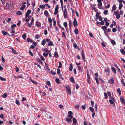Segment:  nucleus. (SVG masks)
Masks as SVG:
<instances>
[{
	"label": "nucleus",
	"mask_w": 125,
	"mask_h": 125,
	"mask_svg": "<svg viewBox=\"0 0 125 125\" xmlns=\"http://www.w3.org/2000/svg\"><path fill=\"white\" fill-rule=\"evenodd\" d=\"M27 42H32L33 41V40H32L30 38H28L27 39Z\"/></svg>",
	"instance_id": "21"
},
{
	"label": "nucleus",
	"mask_w": 125,
	"mask_h": 125,
	"mask_svg": "<svg viewBox=\"0 0 125 125\" xmlns=\"http://www.w3.org/2000/svg\"><path fill=\"white\" fill-rule=\"evenodd\" d=\"M73 68V64L71 63L70 65L69 70L70 71H72Z\"/></svg>",
	"instance_id": "13"
},
{
	"label": "nucleus",
	"mask_w": 125,
	"mask_h": 125,
	"mask_svg": "<svg viewBox=\"0 0 125 125\" xmlns=\"http://www.w3.org/2000/svg\"><path fill=\"white\" fill-rule=\"evenodd\" d=\"M98 8L99 9H102V8L101 7H101L102 6V3H99L98 4Z\"/></svg>",
	"instance_id": "40"
},
{
	"label": "nucleus",
	"mask_w": 125,
	"mask_h": 125,
	"mask_svg": "<svg viewBox=\"0 0 125 125\" xmlns=\"http://www.w3.org/2000/svg\"><path fill=\"white\" fill-rule=\"evenodd\" d=\"M117 92L118 93H119V95H120L121 94V90L119 88H118L117 90Z\"/></svg>",
	"instance_id": "32"
},
{
	"label": "nucleus",
	"mask_w": 125,
	"mask_h": 125,
	"mask_svg": "<svg viewBox=\"0 0 125 125\" xmlns=\"http://www.w3.org/2000/svg\"><path fill=\"white\" fill-rule=\"evenodd\" d=\"M11 19L10 18H9L6 21V22H10V21L11 20Z\"/></svg>",
	"instance_id": "62"
},
{
	"label": "nucleus",
	"mask_w": 125,
	"mask_h": 125,
	"mask_svg": "<svg viewBox=\"0 0 125 125\" xmlns=\"http://www.w3.org/2000/svg\"><path fill=\"white\" fill-rule=\"evenodd\" d=\"M1 32L2 34L4 35H6L8 34V33L7 32L4 31H2Z\"/></svg>",
	"instance_id": "23"
},
{
	"label": "nucleus",
	"mask_w": 125,
	"mask_h": 125,
	"mask_svg": "<svg viewBox=\"0 0 125 125\" xmlns=\"http://www.w3.org/2000/svg\"><path fill=\"white\" fill-rule=\"evenodd\" d=\"M73 125L74 124V125H75V124L77 122V121L76 119L75 118H74L73 119Z\"/></svg>",
	"instance_id": "11"
},
{
	"label": "nucleus",
	"mask_w": 125,
	"mask_h": 125,
	"mask_svg": "<svg viewBox=\"0 0 125 125\" xmlns=\"http://www.w3.org/2000/svg\"><path fill=\"white\" fill-rule=\"evenodd\" d=\"M43 55L45 57H47L48 55V54L44 52L43 53Z\"/></svg>",
	"instance_id": "58"
},
{
	"label": "nucleus",
	"mask_w": 125,
	"mask_h": 125,
	"mask_svg": "<svg viewBox=\"0 0 125 125\" xmlns=\"http://www.w3.org/2000/svg\"><path fill=\"white\" fill-rule=\"evenodd\" d=\"M93 9L96 12H97L98 11V9H97L95 7H94L93 8Z\"/></svg>",
	"instance_id": "63"
},
{
	"label": "nucleus",
	"mask_w": 125,
	"mask_h": 125,
	"mask_svg": "<svg viewBox=\"0 0 125 125\" xmlns=\"http://www.w3.org/2000/svg\"><path fill=\"white\" fill-rule=\"evenodd\" d=\"M108 82L110 83L111 84H113L114 83V80L113 79H111L109 80Z\"/></svg>",
	"instance_id": "8"
},
{
	"label": "nucleus",
	"mask_w": 125,
	"mask_h": 125,
	"mask_svg": "<svg viewBox=\"0 0 125 125\" xmlns=\"http://www.w3.org/2000/svg\"><path fill=\"white\" fill-rule=\"evenodd\" d=\"M120 52H121V53L125 55V54L124 49H123L122 50H120Z\"/></svg>",
	"instance_id": "56"
},
{
	"label": "nucleus",
	"mask_w": 125,
	"mask_h": 125,
	"mask_svg": "<svg viewBox=\"0 0 125 125\" xmlns=\"http://www.w3.org/2000/svg\"><path fill=\"white\" fill-rule=\"evenodd\" d=\"M115 100H109V101L110 103L111 104H114Z\"/></svg>",
	"instance_id": "16"
},
{
	"label": "nucleus",
	"mask_w": 125,
	"mask_h": 125,
	"mask_svg": "<svg viewBox=\"0 0 125 125\" xmlns=\"http://www.w3.org/2000/svg\"><path fill=\"white\" fill-rule=\"evenodd\" d=\"M73 46L74 48L76 49L78 47L77 44L75 43H74L73 44Z\"/></svg>",
	"instance_id": "36"
},
{
	"label": "nucleus",
	"mask_w": 125,
	"mask_h": 125,
	"mask_svg": "<svg viewBox=\"0 0 125 125\" xmlns=\"http://www.w3.org/2000/svg\"><path fill=\"white\" fill-rule=\"evenodd\" d=\"M59 65L58 66V68H61L62 67V63L60 62H59Z\"/></svg>",
	"instance_id": "52"
},
{
	"label": "nucleus",
	"mask_w": 125,
	"mask_h": 125,
	"mask_svg": "<svg viewBox=\"0 0 125 125\" xmlns=\"http://www.w3.org/2000/svg\"><path fill=\"white\" fill-rule=\"evenodd\" d=\"M68 115H72L73 114V112L72 111H69L68 112Z\"/></svg>",
	"instance_id": "64"
},
{
	"label": "nucleus",
	"mask_w": 125,
	"mask_h": 125,
	"mask_svg": "<svg viewBox=\"0 0 125 125\" xmlns=\"http://www.w3.org/2000/svg\"><path fill=\"white\" fill-rule=\"evenodd\" d=\"M40 37V35L39 34H37L35 35V38L36 39H38Z\"/></svg>",
	"instance_id": "39"
},
{
	"label": "nucleus",
	"mask_w": 125,
	"mask_h": 125,
	"mask_svg": "<svg viewBox=\"0 0 125 125\" xmlns=\"http://www.w3.org/2000/svg\"><path fill=\"white\" fill-rule=\"evenodd\" d=\"M57 73L58 74H60V70L58 68L57 69Z\"/></svg>",
	"instance_id": "49"
},
{
	"label": "nucleus",
	"mask_w": 125,
	"mask_h": 125,
	"mask_svg": "<svg viewBox=\"0 0 125 125\" xmlns=\"http://www.w3.org/2000/svg\"><path fill=\"white\" fill-rule=\"evenodd\" d=\"M48 45L49 46H52L53 45V44L52 42L50 41L48 43Z\"/></svg>",
	"instance_id": "30"
},
{
	"label": "nucleus",
	"mask_w": 125,
	"mask_h": 125,
	"mask_svg": "<svg viewBox=\"0 0 125 125\" xmlns=\"http://www.w3.org/2000/svg\"><path fill=\"white\" fill-rule=\"evenodd\" d=\"M99 14L98 12H97L96 14V16H95V17L97 19H98L99 18Z\"/></svg>",
	"instance_id": "50"
},
{
	"label": "nucleus",
	"mask_w": 125,
	"mask_h": 125,
	"mask_svg": "<svg viewBox=\"0 0 125 125\" xmlns=\"http://www.w3.org/2000/svg\"><path fill=\"white\" fill-rule=\"evenodd\" d=\"M31 10H28L27 11V12L26 13V17L25 18H27L29 14L31 13Z\"/></svg>",
	"instance_id": "2"
},
{
	"label": "nucleus",
	"mask_w": 125,
	"mask_h": 125,
	"mask_svg": "<svg viewBox=\"0 0 125 125\" xmlns=\"http://www.w3.org/2000/svg\"><path fill=\"white\" fill-rule=\"evenodd\" d=\"M51 74H52L53 75H55L56 74V73L53 72L52 70H51Z\"/></svg>",
	"instance_id": "53"
},
{
	"label": "nucleus",
	"mask_w": 125,
	"mask_h": 125,
	"mask_svg": "<svg viewBox=\"0 0 125 125\" xmlns=\"http://www.w3.org/2000/svg\"><path fill=\"white\" fill-rule=\"evenodd\" d=\"M7 96V94L6 93H4L2 95V97L3 98H6Z\"/></svg>",
	"instance_id": "28"
},
{
	"label": "nucleus",
	"mask_w": 125,
	"mask_h": 125,
	"mask_svg": "<svg viewBox=\"0 0 125 125\" xmlns=\"http://www.w3.org/2000/svg\"><path fill=\"white\" fill-rule=\"evenodd\" d=\"M87 82L89 83L90 84L91 83V81H90V77H87Z\"/></svg>",
	"instance_id": "34"
},
{
	"label": "nucleus",
	"mask_w": 125,
	"mask_h": 125,
	"mask_svg": "<svg viewBox=\"0 0 125 125\" xmlns=\"http://www.w3.org/2000/svg\"><path fill=\"white\" fill-rule=\"evenodd\" d=\"M22 37L23 39H25L26 37V35L25 34H24L22 36Z\"/></svg>",
	"instance_id": "48"
},
{
	"label": "nucleus",
	"mask_w": 125,
	"mask_h": 125,
	"mask_svg": "<svg viewBox=\"0 0 125 125\" xmlns=\"http://www.w3.org/2000/svg\"><path fill=\"white\" fill-rule=\"evenodd\" d=\"M121 81L122 83L123 84L124 86L125 87V83L124 81V79H121Z\"/></svg>",
	"instance_id": "44"
},
{
	"label": "nucleus",
	"mask_w": 125,
	"mask_h": 125,
	"mask_svg": "<svg viewBox=\"0 0 125 125\" xmlns=\"http://www.w3.org/2000/svg\"><path fill=\"white\" fill-rule=\"evenodd\" d=\"M111 42L112 44L113 45H115V42L114 40H112L111 41Z\"/></svg>",
	"instance_id": "45"
},
{
	"label": "nucleus",
	"mask_w": 125,
	"mask_h": 125,
	"mask_svg": "<svg viewBox=\"0 0 125 125\" xmlns=\"http://www.w3.org/2000/svg\"><path fill=\"white\" fill-rule=\"evenodd\" d=\"M65 88L67 91L71 90L70 87L69 85L67 86Z\"/></svg>",
	"instance_id": "33"
},
{
	"label": "nucleus",
	"mask_w": 125,
	"mask_h": 125,
	"mask_svg": "<svg viewBox=\"0 0 125 125\" xmlns=\"http://www.w3.org/2000/svg\"><path fill=\"white\" fill-rule=\"evenodd\" d=\"M104 98H107L108 97V96L107 95V93L106 92H104Z\"/></svg>",
	"instance_id": "43"
},
{
	"label": "nucleus",
	"mask_w": 125,
	"mask_h": 125,
	"mask_svg": "<svg viewBox=\"0 0 125 125\" xmlns=\"http://www.w3.org/2000/svg\"><path fill=\"white\" fill-rule=\"evenodd\" d=\"M16 14L19 15H21L22 14V12L21 11H18L17 12Z\"/></svg>",
	"instance_id": "42"
},
{
	"label": "nucleus",
	"mask_w": 125,
	"mask_h": 125,
	"mask_svg": "<svg viewBox=\"0 0 125 125\" xmlns=\"http://www.w3.org/2000/svg\"><path fill=\"white\" fill-rule=\"evenodd\" d=\"M43 51L49 53L50 52V51L46 48H44L43 49Z\"/></svg>",
	"instance_id": "12"
},
{
	"label": "nucleus",
	"mask_w": 125,
	"mask_h": 125,
	"mask_svg": "<svg viewBox=\"0 0 125 125\" xmlns=\"http://www.w3.org/2000/svg\"><path fill=\"white\" fill-rule=\"evenodd\" d=\"M40 8L42 9H43L45 7V5H40L39 6Z\"/></svg>",
	"instance_id": "38"
},
{
	"label": "nucleus",
	"mask_w": 125,
	"mask_h": 125,
	"mask_svg": "<svg viewBox=\"0 0 125 125\" xmlns=\"http://www.w3.org/2000/svg\"><path fill=\"white\" fill-rule=\"evenodd\" d=\"M116 17L117 19H118L120 18V14L119 13L116 15Z\"/></svg>",
	"instance_id": "47"
},
{
	"label": "nucleus",
	"mask_w": 125,
	"mask_h": 125,
	"mask_svg": "<svg viewBox=\"0 0 125 125\" xmlns=\"http://www.w3.org/2000/svg\"><path fill=\"white\" fill-rule=\"evenodd\" d=\"M67 22H65L64 23L63 25L65 28H66V27H67Z\"/></svg>",
	"instance_id": "51"
},
{
	"label": "nucleus",
	"mask_w": 125,
	"mask_h": 125,
	"mask_svg": "<svg viewBox=\"0 0 125 125\" xmlns=\"http://www.w3.org/2000/svg\"><path fill=\"white\" fill-rule=\"evenodd\" d=\"M44 14L46 16H49V13L48 11L46 10H45L44 12Z\"/></svg>",
	"instance_id": "19"
},
{
	"label": "nucleus",
	"mask_w": 125,
	"mask_h": 125,
	"mask_svg": "<svg viewBox=\"0 0 125 125\" xmlns=\"http://www.w3.org/2000/svg\"><path fill=\"white\" fill-rule=\"evenodd\" d=\"M59 7L58 5H57L55 8V12L54 13V14L56 15L58 13Z\"/></svg>",
	"instance_id": "1"
},
{
	"label": "nucleus",
	"mask_w": 125,
	"mask_h": 125,
	"mask_svg": "<svg viewBox=\"0 0 125 125\" xmlns=\"http://www.w3.org/2000/svg\"><path fill=\"white\" fill-rule=\"evenodd\" d=\"M30 80V81L33 83L35 84L36 85H37V82L35 81L32 80L31 78L29 79Z\"/></svg>",
	"instance_id": "22"
},
{
	"label": "nucleus",
	"mask_w": 125,
	"mask_h": 125,
	"mask_svg": "<svg viewBox=\"0 0 125 125\" xmlns=\"http://www.w3.org/2000/svg\"><path fill=\"white\" fill-rule=\"evenodd\" d=\"M52 20L53 22V25L54 26H55L56 25V21L54 20V19L53 18Z\"/></svg>",
	"instance_id": "54"
},
{
	"label": "nucleus",
	"mask_w": 125,
	"mask_h": 125,
	"mask_svg": "<svg viewBox=\"0 0 125 125\" xmlns=\"http://www.w3.org/2000/svg\"><path fill=\"white\" fill-rule=\"evenodd\" d=\"M16 27V25L15 24H13L11 25V27L12 28H13L14 27Z\"/></svg>",
	"instance_id": "61"
},
{
	"label": "nucleus",
	"mask_w": 125,
	"mask_h": 125,
	"mask_svg": "<svg viewBox=\"0 0 125 125\" xmlns=\"http://www.w3.org/2000/svg\"><path fill=\"white\" fill-rule=\"evenodd\" d=\"M116 28H113L112 29V31L113 32H115L116 31Z\"/></svg>",
	"instance_id": "59"
},
{
	"label": "nucleus",
	"mask_w": 125,
	"mask_h": 125,
	"mask_svg": "<svg viewBox=\"0 0 125 125\" xmlns=\"http://www.w3.org/2000/svg\"><path fill=\"white\" fill-rule=\"evenodd\" d=\"M108 11L107 10H105L104 12V13L105 15H106Z\"/></svg>",
	"instance_id": "57"
},
{
	"label": "nucleus",
	"mask_w": 125,
	"mask_h": 125,
	"mask_svg": "<svg viewBox=\"0 0 125 125\" xmlns=\"http://www.w3.org/2000/svg\"><path fill=\"white\" fill-rule=\"evenodd\" d=\"M0 79L2 81H6V79L2 77L1 76H0Z\"/></svg>",
	"instance_id": "35"
},
{
	"label": "nucleus",
	"mask_w": 125,
	"mask_h": 125,
	"mask_svg": "<svg viewBox=\"0 0 125 125\" xmlns=\"http://www.w3.org/2000/svg\"><path fill=\"white\" fill-rule=\"evenodd\" d=\"M70 80L71 82L73 83H75V82L74 81V78L73 77H71L70 78Z\"/></svg>",
	"instance_id": "27"
},
{
	"label": "nucleus",
	"mask_w": 125,
	"mask_h": 125,
	"mask_svg": "<svg viewBox=\"0 0 125 125\" xmlns=\"http://www.w3.org/2000/svg\"><path fill=\"white\" fill-rule=\"evenodd\" d=\"M120 100L121 102L124 104H125V99L122 96L120 97Z\"/></svg>",
	"instance_id": "6"
},
{
	"label": "nucleus",
	"mask_w": 125,
	"mask_h": 125,
	"mask_svg": "<svg viewBox=\"0 0 125 125\" xmlns=\"http://www.w3.org/2000/svg\"><path fill=\"white\" fill-rule=\"evenodd\" d=\"M64 15V18H66L67 17V12H63Z\"/></svg>",
	"instance_id": "9"
},
{
	"label": "nucleus",
	"mask_w": 125,
	"mask_h": 125,
	"mask_svg": "<svg viewBox=\"0 0 125 125\" xmlns=\"http://www.w3.org/2000/svg\"><path fill=\"white\" fill-rule=\"evenodd\" d=\"M35 25L37 27H40L41 26V24L40 22L36 21L35 22Z\"/></svg>",
	"instance_id": "7"
},
{
	"label": "nucleus",
	"mask_w": 125,
	"mask_h": 125,
	"mask_svg": "<svg viewBox=\"0 0 125 125\" xmlns=\"http://www.w3.org/2000/svg\"><path fill=\"white\" fill-rule=\"evenodd\" d=\"M11 49L12 51V52L14 54H16L17 53V52L13 48H11Z\"/></svg>",
	"instance_id": "24"
},
{
	"label": "nucleus",
	"mask_w": 125,
	"mask_h": 125,
	"mask_svg": "<svg viewBox=\"0 0 125 125\" xmlns=\"http://www.w3.org/2000/svg\"><path fill=\"white\" fill-rule=\"evenodd\" d=\"M45 43L46 41L45 40V39H43L42 42L41 44L42 45L44 46L45 45Z\"/></svg>",
	"instance_id": "29"
},
{
	"label": "nucleus",
	"mask_w": 125,
	"mask_h": 125,
	"mask_svg": "<svg viewBox=\"0 0 125 125\" xmlns=\"http://www.w3.org/2000/svg\"><path fill=\"white\" fill-rule=\"evenodd\" d=\"M101 28L104 30L105 33L106 34V32L104 30H106L107 29L106 27L105 26H103L101 27Z\"/></svg>",
	"instance_id": "14"
},
{
	"label": "nucleus",
	"mask_w": 125,
	"mask_h": 125,
	"mask_svg": "<svg viewBox=\"0 0 125 125\" xmlns=\"http://www.w3.org/2000/svg\"><path fill=\"white\" fill-rule=\"evenodd\" d=\"M87 77H90V75L89 74V73L88 71V70H87Z\"/></svg>",
	"instance_id": "60"
},
{
	"label": "nucleus",
	"mask_w": 125,
	"mask_h": 125,
	"mask_svg": "<svg viewBox=\"0 0 125 125\" xmlns=\"http://www.w3.org/2000/svg\"><path fill=\"white\" fill-rule=\"evenodd\" d=\"M75 34H78L79 32L77 28H75L74 30Z\"/></svg>",
	"instance_id": "25"
},
{
	"label": "nucleus",
	"mask_w": 125,
	"mask_h": 125,
	"mask_svg": "<svg viewBox=\"0 0 125 125\" xmlns=\"http://www.w3.org/2000/svg\"><path fill=\"white\" fill-rule=\"evenodd\" d=\"M55 81H56V82L57 83H60V81L58 78H57L56 80Z\"/></svg>",
	"instance_id": "37"
},
{
	"label": "nucleus",
	"mask_w": 125,
	"mask_h": 125,
	"mask_svg": "<svg viewBox=\"0 0 125 125\" xmlns=\"http://www.w3.org/2000/svg\"><path fill=\"white\" fill-rule=\"evenodd\" d=\"M104 71L106 74L108 73V74H109L110 70L107 67L106 68H105L104 69Z\"/></svg>",
	"instance_id": "4"
},
{
	"label": "nucleus",
	"mask_w": 125,
	"mask_h": 125,
	"mask_svg": "<svg viewBox=\"0 0 125 125\" xmlns=\"http://www.w3.org/2000/svg\"><path fill=\"white\" fill-rule=\"evenodd\" d=\"M89 109L90 111L92 113L94 112V109L92 107H89Z\"/></svg>",
	"instance_id": "26"
},
{
	"label": "nucleus",
	"mask_w": 125,
	"mask_h": 125,
	"mask_svg": "<svg viewBox=\"0 0 125 125\" xmlns=\"http://www.w3.org/2000/svg\"><path fill=\"white\" fill-rule=\"evenodd\" d=\"M81 53H82L81 55H82V57L83 58V60L85 62L86 61L85 59V56L84 55V52L83 51H82Z\"/></svg>",
	"instance_id": "5"
},
{
	"label": "nucleus",
	"mask_w": 125,
	"mask_h": 125,
	"mask_svg": "<svg viewBox=\"0 0 125 125\" xmlns=\"http://www.w3.org/2000/svg\"><path fill=\"white\" fill-rule=\"evenodd\" d=\"M66 120L68 122H71L72 120L70 118L67 117L66 118Z\"/></svg>",
	"instance_id": "17"
},
{
	"label": "nucleus",
	"mask_w": 125,
	"mask_h": 125,
	"mask_svg": "<svg viewBox=\"0 0 125 125\" xmlns=\"http://www.w3.org/2000/svg\"><path fill=\"white\" fill-rule=\"evenodd\" d=\"M123 7V5L122 4H119V7H118L119 9L120 10H121Z\"/></svg>",
	"instance_id": "46"
},
{
	"label": "nucleus",
	"mask_w": 125,
	"mask_h": 125,
	"mask_svg": "<svg viewBox=\"0 0 125 125\" xmlns=\"http://www.w3.org/2000/svg\"><path fill=\"white\" fill-rule=\"evenodd\" d=\"M116 9V6L115 5H114L112 7V11L115 10Z\"/></svg>",
	"instance_id": "31"
},
{
	"label": "nucleus",
	"mask_w": 125,
	"mask_h": 125,
	"mask_svg": "<svg viewBox=\"0 0 125 125\" xmlns=\"http://www.w3.org/2000/svg\"><path fill=\"white\" fill-rule=\"evenodd\" d=\"M73 20L74 21H73V24L74 27H76V26L77 25V23L75 18H74Z\"/></svg>",
	"instance_id": "3"
},
{
	"label": "nucleus",
	"mask_w": 125,
	"mask_h": 125,
	"mask_svg": "<svg viewBox=\"0 0 125 125\" xmlns=\"http://www.w3.org/2000/svg\"><path fill=\"white\" fill-rule=\"evenodd\" d=\"M15 71L16 72H18L19 71V69L18 67H16Z\"/></svg>",
	"instance_id": "55"
},
{
	"label": "nucleus",
	"mask_w": 125,
	"mask_h": 125,
	"mask_svg": "<svg viewBox=\"0 0 125 125\" xmlns=\"http://www.w3.org/2000/svg\"><path fill=\"white\" fill-rule=\"evenodd\" d=\"M69 29L70 30H71V26H72V22L71 20L69 21Z\"/></svg>",
	"instance_id": "15"
},
{
	"label": "nucleus",
	"mask_w": 125,
	"mask_h": 125,
	"mask_svg": "<svg viewBox=\"0 0 125 125\" xmlns=\"http://www.w3.org/2000/svg\"><path fill=\"white\" fill-rule=\"evenodd\" d=\"M54 56L56 58H58L59 57L57 51H55L54 53Z\"/></svg>",
	"instance_id": "10"
},
{
	"label": "nucleus",
	"mask_w": 125,
	"mask_h": 125,
	"mask_svg": "<svg viewBox=\"0 0 125 125\" xmlns=\"http://www.w3.org/2000/svg\"><path fill=\"white\" fill-rule=\"evenodd\" d=\"M111 70L113 71L115 73H116V70L115 69L114 67H111Z\"/></svg>",
	"instance_id": "18"
},
{
	"label": "nucleus",
	"mask_w": 125,
	"mask_h": 125,
	"mask_svg": "<svg viewBox=\"0 0 125 125\" xmlns=\"http://www.w3.org/2000/svg\"><path fill=\"white\" fill-rule=\"evenodd\" d=\"M16 104L18 105H20V102L18 100L16 99L15 100Z\"/></svg>",
	"instance_id": "41"
},
{
	"label": "nucleus",
	"mask_w": 125,
	"mask_h": 125,
	"mask_svg": "<svg viewBox=\"0 0 125 125\" xmlns=\"http://www.w3.org/2000/svg\"><path fill=\"white\" fill-rule=\"evenodd\" d=\"M60 2L61 3V7H62V10L63 11V2L62 0H60Z\"/></svg>",
	"instance_id": "20"
}]
</instances>
